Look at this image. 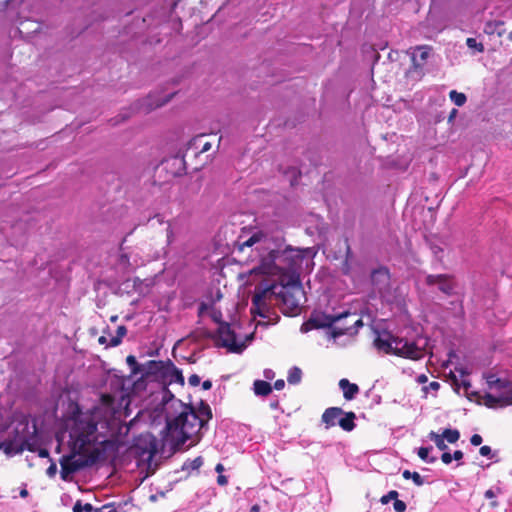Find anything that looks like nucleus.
<instances>
[{"mask_svg":"<svg viewBox=\"0 0 512 512\" xmlns=\"http://www.w3.org/2000/svg\"><path fill=\"white\" fill-rule=\"evenodd\" d=\"M74 453H97V462L114 457L120 447V421L103 407L82 411L75 405L67 420Z\"/></svg>","mask_w":512,"mask_h":512,"instance_id":"nucleus-1","label":"nucleus"},{"mask_svg":"<svg viewBox=\"0 0 512 512\" xmlns=\"http://www.w3.org/2000/svg\"><path fill=\"white\" fill-rule=\"evenodd\" d=\"M181 411L173 418H167L166 430L172 437L177 436V445H183L191 440L192 445L198 443L202 438V430L212 418L210 406L201 401L198 408L192 405L183 404L179 401Z\"/></svg>","mask_w":512,"mask_h":512,"instance_id":"nucleus-2","label":"nucleus"},{"mask_svg":"<svg viewBox=\"0 0 512 512\" xmlns=\"http://www.w3.org/2000/svg\"><path fill=\"white\" fill-rule=\"evenodd\" d=\"M279 280L277 300H280L291 314H296L303 297L300 275L292 274L288 277H279Z\"/></svg>","mask_w":512,"mask_h":512,"instance_id":"nucleus-3","label":"nucleus"},{"mask_svg":"<svg viewBox=\"0 0 512 512\" xmlns=\"http://www.w3.org/2000/svg\"><path fill=\"white\" fill-rule=\"evenodd\" d=\"M70 444L72 445L71 442ZM97 458V453H94V455H89L88 453H74L71 449V454L63 455L59 460L62 480L67 481L71 474L94 465L97 463Z\"/></svg>","mask_w":512,"mask_h":512,"instance_id":"nucleus-4","label":"nucleus"},{"mask_svg":"<svg viewBox=\"0 0 512 512\" xmlns=\"http://www.w3.org/2000/svg\"><path fill=\"white\" fill-rule=\"evenodd\" d=\"M307 249L293 248L287 245L284 249L279 248V269L280 277H288L292 274L300 275L299 269L302 266Z\"/></svg>","mask_w":512,"mask_h":512,"instance_id":"nucleus-5","label":"nucleus"},{"mask_svg":"<svg viewBox=\"0 0 512 512\" xmlns=\"http://www.w3.org/2000/svg\"><path fill=\"white\" fill-rule=\"evenodd\" d=\"M278 288L277 283L258 284L252 296L251 313L264 317V311L268 309V301L271 302L273 299H277Z\"/></svg>","mask_w":512,"mask_h":512,"instance_id":"nucleus-6","label":"nucleus"},{"mask_svg":"<svg viewBox=\"0 0 512 512\" xmlns=\"http://www.w3.org/2000/svg\"><path fill=\"white\" fill-rule=\"evenodd\" d=\"M349 316H354V313L345 311L338 315L326 314L324 312L314 311L309 319L304 322L301 326L302 332H308L313 329H321V328H334L333 325L340 321L343 318H348Z\"/></svg>","mask_w":512,"mask_h":512,"instance_id":"nucleus-7","label":"nucleus"},{"mask_svg":"<svg viewBox=\"0 0 512 512\" xmlns=\"http://www.w3.org/2000/svg\"><path fill=\"white\" fill-rule=\"evenodd\" d=\"M394 355L419 360L424 356V349L420 348L415 342L397 337L394 340Z\"/></svg>","mask_w":512,"mask_h":512,"instance_id":"nucleus-8","label":"nucleus"},{"mask_svg":"<svg viewBox=\"0 0 512 512\" xmlns=\"http://www.w3.org/2000/svg\"><path fill=\"white\" fill-rule=\"evenodd\" d=\"M279 248L271 249L266 255L262 256L260 259L259 266L253 268L251 273L257 274H269V275H279Z\"/></svg>","mask_w":512,"mask_h":512,"instance_id":"nucleus-9","label":"nucleus"},{"mask_svg":"<svg viewBox=\"0 0 512 512\" xmlns=\"http://www.w3.org/2000/svg\"><path fill=\"white\" fill-rule=\"evenodd\" d=\"M217 338L220 341V346L228 348L229 351L239 353L242 351L244 345L238 344L236 341V334L231 329L230 324L221 322L217 329Z\"/></svg>","mask_w":512,"mask_h":512,"instance_id":"nucleus-10","label":"nucleus"},{"mask_svg":"<svg viewBox=\"0 0 512 512\" xmlns=\"http://www.w3.org/2000/svg\"><path fill=\"white\" fill-rule=\"evenodd\" d=\"M425 284L429 287L437 285L445 295L451 296L456 287L455 278L451 274H429L425 278Z\"/></svg>","mask_w":512,"mask_h":512,"instance_id":"nucleus-11","label":"nucleus"},{"mask_svg":"<svg viewBox=\"0 0 512 512\" xmlns=\"http://www.w3.org/2000/svg\"><path fill=\"white\" fill-rule=\"evenodd\" d=\"M390 272L386 267H379L371 272V283L379 291L389 285Z\"/></svg>","mask_w":512,"mask_h":512,"instance_id":"nucleus-12","label":"nucleus"},{"mask_svg":"<svg viewBox=\"0 0 512 512\" xmlns=\"http://www.w3.org/2000/svg\"><path fill=\"white\" fill-rule=\"evenodd\" d=\"M395 336L391 335L390 333L386 332L383 334H379L374 339V346L376 349L380 352H383L385 354H394V340Z\"/></svg>","mask_w":512,"mask_h":512,"instance_id":"nucleus-13","label":"nucleus"},{"mask_svg":"<svg viewBox=\"0 0 512 512\" xmlns=\"http://www.w3.org/2000/svg\"><path fill=\"white\" fill-rule=\"evenodd\" d=\"M136 446L142 450L143 454H148V459H151L158 452L157 440L151 434L141 436Z\"/></svg>","mask_w":512,"mask_h":512,"instance_id":"nucleus-14","label":"nucleus"},{"mask_svg":"<svg viewBox=\"0 0 512 512\" xmlns=\"http://www.w3.org/2000/svg\"><path fill=\"white\" fill-rule=\"evenodd\" d=\"M431 50L432 47L428 45H420L414 48L412 64L415 69H421L425 65Z\"/></svg>","mask_w":512,"mask_h":512,"instance_id":"nucleus-15","label":"nucleus"},{"mask_svg":"<svg viewBox=\"0 0 512 512\" xmlns=\"http://www.w3.org/2000/svg\"><path fill=\"white\" fill-rule=\"evenodd\" d=\"M0 449H3L6 454H18L25 449L33 451L32 445L27 440H22L19 443L13 441L0 442Z\"/></svg>","mask_w":512,"mask_h":512,"instance_id":"nucleus-16","label":"nucleus"},{"mask_svg":"<svg viewBox=\"0 0 512 512\" xmlns=\"http://www.w3.org/2000/svg\"><path fill=\"white\" fill-rule=\"evenodd\" d=\"M344 414V411L340 407L327 408L322 414V422L325 424L326 429L334 427L336 420H339L340 416Z\"/></svg>","mask_w":512,"mask_h":512,"instance_id":"nucleus-17","label":"nucleus"},{"mask_svg":"<svg viewBox=\"0 0 512 512\" xmlns=\"http://www.w3.org/2000/svg\"><path fill=\"white\" fill-rule=\"evenodd\" d=\"M355 318L353 320V324L351 326H344V327H334L332 331L330 332L331 336L333 338H338L340 336H343L345 334H353L356 333L359 327L363 326V321L361 318H356V315L352 316Z\"/></svg>","mask_w":512,"mask_h":512,"instance_id":"nucleus-18","label":"nucleus"},{"mask_svg":"<svg viewBox=\"0 0 512 512\" xmlns=\"http://www.w3.org/2000/svg\"><path fill=\"white\" fill-rule=\"evenodd\" d=\"M339 387L343 391V397L348 401L353 400L360 391L357 384L349 382L346 378L339 381Z\"/></svg>","mask_w":512,"mask_h":512,"instance_id":"nucleus-19","label":"nucleus"},{"mask_svg":"<svg viewBox=\"0 0 512 512\" xmlns=\"http://www.w3.org/2000/svg\"><path fill=\"white\" fill-rule=\"evenodd\" d=\"M168 361H156L150 360L146 363V374L147 375H166L167 374Z\"/></svg>","mask_w":512,"mask_h":512,"instance_id":"nucleus-20","label":"nucleus"},{"mask_svg":"<svg viewBox=\"0 0 512 512\" xmlns=\"http://www.w3.org/2000/svg\"><path fill=\"white\" fill-rule=\"evenodd\" d=\"M169 379V383H179L184 385V377L182 371L178 369L170 360H168L167 374L164 375Z\"/></svg>","mask_w":512,"mask_h":512,"instance_id":"nucleus-21","label":"nucleus"},{"mask_svg":"<svg viewBox=\"0 0 512 512\" xmlns=\"http://www.w3.org/2000/svg\"><path fill=\"white\" fill-rule=\"evenodd\" d=\"M488 386L493 389L496 388L498 390H503L507 392L510 387H512V383L506 379H501L496 377L495 375H490L487 377Z\"/></svg>","mask_w":512,"mask_h":512,"instance_id":"nucleus-22","label":"nucleus"},{"mask_svg":"<svg viewBox=\"0 0 512 512\" xmlns=\"http://www.w3.org/2000/svg\"><path fill=\"white\" fill-rule=\"evenodd\" d=\"M343 417L339 418V426L346 432H350L355 428L356 415L354 412H344Z\"/></svg>","mask_w":512,"mask_h":512,"instance_id":"nucleus-23","label":"nucleus"},{"mask_svg":"<svg viewBox=\"0 0 512 512\" xmlns=\"http://www.w3.org/2000/svg\"><path fill=\"white\" fill-rule=\"evenodd\" d=\"M484 32L489 35L502 36L505 33L504 22L500 20L489 21L485 24Z\"/></svg>","mask_w":512,"mask_h":512,"instance_id":"nucleus-24","label":"nucleus"},{"mask_svg":"<svg viewBox=\"0 0 512 512\" xmlns=\"http://www.w3.org/2000/svg\"><path fill=\"white\" fill-rule=\"evenodd\" d=\"M205 137V135L201 134V135H198L196 137H194L190 142H189V149H199V152L200 153H204V152H207L211 149V143L210 142H204L203 143V138Z\"/></svg>","mask_w":512,"mask_h":512,"instance_id":"nucleus-25","label":"nucleus"},{"mask_svg":"<svg viewBox=\"0 0 512 512\" xmlns=\"http://www.w3.org/2000/svg\"><path fill=\"white\" fill-rule=\"evenodd\" d=\"M253 385H254V392L256 395L267 396L272 392V386L267 381L256 380Z\"/></svg>","mask_w":512,"mask_h":512,"instance_id":"nucleus-26","label":"nucleus"},{"mask_svg":"<svg viewBox=\"0 0 512 512\" xmlns=\"http://www.w3.org/2000/svg\"><path fill=\"white\" fill-rule=\"evenodd\" d=\"M266 238V235L262 232H256L251 237H249L246 241L239 244V250L243 251L246 247H252L254 244L261 242Z\"/></svg>","mask_w":512,"mask_h":512,"instance_id":"nucleus-27","label":"nucleus"},{"mask_svg":"<svg viewBox=\"0 0 512 512\" xmlns=\"http://www.w3.org/2000/svg\"><path fill=\"white\" fill-rule=\"evenodd\" d=\"M505 397H506V392H503L499 396H494L492 394L487 393L484 396V401H485L486 406H488V407H494L496 404L507 405L506 401L504 400Z\"/></svg>","mask_w":512,"mask_h":512,"instance_id":"nucleus-28","label":"nucleus"},{"mask_svg":"<svg viewBox=\"0 0 512 512\" xmlns=\"http://www.w3.org/2000/svg\"><path fill=\"white\" fill-rule=\"evenodd\" d=\"M126 334H127L126 326H124V325L118 326V328L116 330V336L111 337V339L109 340L108 346L116 347V346L120 345L123 337L126 336Z\"/></svg>","mask_w":512,"mask_h":512,"instance_id":"nucleus-29","label":"nucleus"},{"mask_svg":"<svg viewBox=\"0 0 512 512\" xmlns=\"http://www.w3.org/2000/svg\"><path fill=\"white\" fill-rule=\"evenodd\" d=\"M190 338H192L195 341H201L204 339L214 338V335L205 328H198L191 332Z\"/></svg>","mask_w":512,"mask_h":512,"instance_id":"nucleus-30","label":"nucleus"},{"mask_svg":"<svg viewBox=\"0 0 512 512\" xmlns=\"http://www.w3.org/2000/svg\"><path fill=\"white\" fill-rule=\"evenodd\" d=\"M302 378V371L298 367H292L287 376V381L289 384L295 385L300 383Z\"/></svg>","mask_w":512,"mask_h":512,"instance_id":"nucleus-31","label":"nucleus"},{"mask_svg":"<svg viewBox=\"0 0 512 512\" xmlns=\"http://www.w3.org/2000/svg\"><path fill=\"white\" fill-rule=\"evenodd\" d=\"M440 435L451 444L456 443L460 438V432L457 429L447 428Z\"/></svg>","mask_w":512,"mask_h":512,"instance_id":"nucleus-32","label":"nucleus"},{"mask_svg":"<svg viewBox=\"0 0 512 512\" xmlns=\"http://www.w3.org/2000/svg\"><path fill=\"white\" fill-rule=\"evenodd\" d=\"M428 437H429V439H430L431 441H433V442L435 443L436 447H437L439 450L444 451V450H446V449H447V445H446V443H445V440H444V438H443L440 434H438V433H436V432H434V431H431V432L428 434Z\"/></svg>","mask_w":512,"mask_h":512,"instance_id":"nucleus-33","label":"nucleus"},{"mask_svg":"<svg viewBox=\"0 0 512 512\" xmlns=\"http://www.w3.org/2000/svg\"><path fill=\"white\" fill-rule=\"evenodd\" d=\"M404 479H412L416 486H422L424 484V480L418 472H411L409 470H404L402 473Z\"/></svg>","mask_w":512,"mask_h":512,"instance_id":"nucleus-34","label":"nucleus"},{"mask_svg":"<svg viewBox=\"0 0 512 512\" xmlns=\"http://www.w3.org/2000/svg\"><path fill=\"white\" fill-rule=\"evenodd\" d=\"M449 97L453 101V103L459 107L463 106L467 101L466 95L464 93L457 92L456 90L450 91Z\"/></svg>","mask_w":512,"mask_h":512,"instance_id":"nucleus-35","label":"nucleus"},{"mask_svg":"<svg viewBox=\"0 0 512 512\" xmlns=\"http://www.w3.org/2000/svg\"><path fill=\"white\" fill-rule=\"evenodd\" d=\"M126 362L128 364V366L130 367L131 369V373L133 375H137L138 373L141 372V366L139 365V363L137 362L136 360V357L133 356V355H128L127 358H126Z\"/></svg>","mask_w":512,"mask_h":512,"instance_id":"nucleus-36","label":"nucleus"},{"mask_svg":"<svg viewBox=\"0 0 512 512\" xmlns=\"http://www.w3.org/2000/svg\"><path fill=\"white\" fill-rule=\"evenodd\" d=\"M203 465V459L201 456L188 460L184 463L183 469L198 470Z\"/></svg>","mask_w":512,"mask_h":512,"instance_id":"nucleus-37","label":"nucleus"},{"mask_svg":"<svg viewBox=\"0 0 512 512\" xmlns=\"http://www.w3.org/2000/svg\"><path fill=\"white\" fill-rule=\"evenodd\" d=\"M432 450V447H420L418 449V456L421 460L427 461L428 463H434L436 461L435 457L429 458V453Z\"/></svg>","mask_w":512,"mask_h":512,"instance_id":"nucleus-38","label":"nucleus"},{"mask_svg":"<svg viewBox=\"0 0 512 512\" xmlns=\"http://www.w3.org/2000/svg\"><path fill=\"white\" fill-rule=\"evenodd\" d=\"M93 506L92 504L90 503H85V504H82L81 501H77L75 504H74V507H73V512H82V511H85V512H92L93 511Z\"/></svg>","mask_w":512,"mask_h":512,"instance_id":"nucleus-39","label":"nucleus"},{"mask_svg":"<svg viewBox=\"0 0 512 512\" xmlns=\"http://www.w3.org/2000/svg\"><path fill=\"white\" fill-rule=\"evenodd\" d=\"M466 45L470 49H475L477 52L482 53L484 51V46L482 43L477 42L475 38H467L466 39Z\"/></svg>","mask_w":512,"mask_h":512,"instance_id":"nucleus-40","label":"nucleus"},{"mask_svg":"<svg viewBox=\"0 0 512 512\" xmlns=\"http://www.w3.org/2000/svg\"><path fill=\"white\" fill-rule=\"evenodd\" d=\"M398 492L396 490L389 491L386 495H383L380 499L382 504H388L391 500H395L398 497Z\"/></svg>","mask_w":512,"mask_h":512,"instance_id":"nucleus-41","label":"nucleus"},{"mask_svg":"<svg viewBox=\"0 0 512 512\" xmlns=\"http://www.w3.org/2000/svg\"><path fill=\"white\" fill-rule=\"evenodd\" d=\"M496 492L492 489H488L486 492H485V498L487 499H491L492 502L490 503V506L495 508L498 506V502L495 500L496 498Z\"/></svg>","mask_w":512,"mask_h":512,"instance_id":"nucleus-42","label":"nucleus"},{"mask_svg":"<svg viewBox=\"0 0 512 512\" xmlns=\"http://www.w3.org/2000/svg\"><path fill=\"white\" fill-rule=\"evenodd\" d=\"M393 507L396 512H405L407 508L406 503L399 500L398 497L394 500Z\"/></svg>","mask_w":512,"mask_h":512,"instance_id":"nucleus-43","label":"nucleus"},{"mask_svg":"<svg viewBox=\"0 0 512 512\" xmlns=\"http://www.w3.org/2000/svg\"><path fill=\"white\" fill-rule=\"evenodd\" d=\"M119 265L123 266L124 268H128L130 266V257L126 253H121L118 258Z\"/></svg>","mask_w":512,"mask_h":512,"instance_id":"nucleus-44","label":"nucleus"},{"mask_svg":"<svg viewBox=\"0 0 512 512\" xmlns=\"http://www.w3.org/2000/svg\"><path fill=\"white\" fill-rule=\"evenodd\" d=\"M439 388H440V383H439V382H437V381H432V382H430V383H429V385L424 386V387L422 388V391H423V393H424V395H425V397H426V396H427V394H428V391H429L430 389H431V390H434V391H437V390H439Z\"/></svg>","mask_w":512,"mask_h":512,"instance_id":"nucleus-45","label":"nucleus"},{"mask_svg":"<svg viewBox=\"0 0 512 512\" xmlns=\"http://www.w3.org/2000/svg\"><path fill=\"white\" fill-rule=\"evenodd\" d=\"M167 244L170 245L174 241V232L170 222H166Z\"/></svg>","mask_w":512,"mask_h":512,"instance_id":"nucleus-46","label":"nucleus"},{"mask_svg":"<svg viewBox=\"0 0 512 512\" xmlns=\"http://www.w3.org/2000/svg\"><path fill=\"white\" fill-rule=\"evenodd\" d=\"M50 462L51 463L46 470V474L48 477L53 478V477H55V475L57 473V465L52 459H50Z\"/></svg>","mask_w":512,"mask_h":512,"instance_id":"nucleus-47","label":"nucleus"},{"mask_svg":"<svg viewBox=\"0 0 512 512\" xmlns=\"http://www.w3.org/2000/svg\"><path fill=\"white\" fill-rule=\"evenodd\" d=\"M430 249L434 256L441 260L443 249L439 245L433 243L430 244Z\"/></svg>","mask_w":512,"mask_h":512,"instance_id":"nucleus-48","label":"nucleus"},{"mask_svg":"<svg viewBox=\"0 0 512 512\" xmlns=\"http://www.w3.org/2000/svg\"><path fill=\"white\" fill-rule=\"evenodd\" d=\"M189 385L196 387L200 384V377L197 374H192L188 378Z\"/></svg>","mask_w":512,"mask_h":512,"instance_id":"nucleus-49","label":"nucleus"},{"mask_svg":"<svg viewBox=\"0 0 512 512\" xmlns=\"http://www.w3.org/2000/svg\"><path fill=\"white\" fill-rule=\"evenodd\" d=\"M92 512H116V510L113 508L112 505L106 504L102 506L101 508L94 509Z\"/></svg>","mask_w":512,"mask_h":512,"instance_id":"nucleus-50","label":"nucleus"},{"mask_svg":"<svg viewBox=\"0 0 512 512\" xmlns=\"http://www.w3.org/2000/svg\"><path fill=\"white\" fill-rule=\"evenodd\" d=\"M482 436L479 434H473L470 438V442L473 446H479L482 443Z\"/></svg>","mask_w":512,"mask_h":512,"instance_id":"nucleus-51","label":"nucleus"},{"mask_svg":"<svg viewBox=\"0 0 512 512\" xmlns=\"http://www.w3.org/2000/svg\"><path fill=\"white\" fill-rule=\"evenodd\" d=\"M441 460L446 465L450 464L452 462V454H450L449 452H444L441 455Z\"/></svg>","mask_w":512,"mask_h":512,"instance_id":"nucleus-52","label":"nucleus"},{"mask_svg":"<svg viewBox=\"0 0 512 512\" xmlns=\"http://www.w3.org/2000/svg\"><path fill=\"white\" fill-rule=\"evenodd\" d=\"M38 456L41 457V458H48L49 460L52 459L50 457L49 451L46 448H40L38 450Z\"/></svg>","mask_w":512,"mask_h":512,"instance_id":"nucleus-53","label":"nucleus"},{"mask_svg":"<svg viewBox=\"0 0 512 512\" xmlns=\"http://www.w3.org/2000/svg\"><path fill=\"white\" fill-rule=\"evenodd\" d=\"M479 453L482 456H489L491 454V448L487 445L480 447Z\"/></svg>","mask_w":512,"mask_h":512,"instance_id":"nucleus-54","label":"nucleus"},{"mask_svg":"<svg viewBox=\"0 0 512 512\" xmlns=\"http://www.w3.org/2000/svg\"><path fill=\"white\" fill-rule=\"evenodd\" d=\"M507 405H512V386L506 392V397L504 398Z\"/></svg>","mask_w":512,"mask_h":512,"instance_id":"nucleus-55","label":"nucleus"},{"mask_svg":"<svg viewBox=\"0 0 512 512\" xmlns=\"http://www.w3.org/2000/svg\"><path fill=\"white\" fill-rule=\"evenodd\" d=\"M284 386H285V382H284V380H283V379H278V380H276V381L274 382V386H273V387H274L276 390H282V389L284 388Z\"/></svg>","mask_w":512,"mask_h":512,"instance_id":"nucleus-56","label":"nucleus"},{"mask_svg":"<svg viewBox=\"0 0 512 512\" xmlns=\"http://www.w3.org/2000/svg\"><path fill=\"white\" fill-rule=\"evenodd\" d=\"M217 483L218 485L220 486H225L227 483H228V479L226 476L220 474L218 477H217Z\"/></svg>","mask_w":512,"mask_h":512,"instance_id":"nucleus-57","label":"nucleus"},{"mask_svg":"<svg viewBox=\"0 0 512 512\" xmlns=\"http://www.w3.org/2000/svg\"><path fill=\"white\" fill-rule=\"evenodd\" d=\"M464 454L461 450H456L454 451V453L452 454V460H461L463 458Z\"/></svg>","mask_w":512,"mask_h":512,"instance_id":"nucleus-58","label":"nucleus"},{"mask_svg":"<svg viewBox=\"0 0 512 512\" xmlns=\"http://www.w3.org/2000/svg\"><path fill=\"white\" fill-rule=\"evenodd\" d=\"M98 343L101 345H105L106 347H109V341L108 338L105 335H102L98 338Z\"/></svg>","mask_w":512,"mask_h":512,"instance_id":"nucleus-59","label":"nucleus"},{"mask_svg":"<svg viewBox=\"0 0 512 512\" xmlns=\"http://www.w3.org/2000/svg\"><path fill=\"white\" fill-rule=\"evenodd\" d=\"M416 380L419 384H424L428 381V377L425 374H420L417 376Z\"/></svg>","mask_w":512,"mask_h":512,"instance_id":"nucleus-60","label":"nucleus"},{"mask_svg":"<svg viewBox=\"0 0 512 512\" xmlns=\"http://www.w3.org/2000/svg\"><path fill=\"white\" fill-rule=\"evenodd\" d=\"M212 387V382L210 380H205L203 383H202V388L204 390H209L211 389Z\"/></svg>","mask_w":512,"mask_h":512,"instance_id":"nucleus-61","label":"nucleus"},{"mask_svg":"<svg viewBox=\"0 0 512 512\" xmlns=\"http://www.w3.org/2000/svg\"><path fill=\"white\" fill-rule=\"evenodd\" d=\"M457 112H458V111H457V109H455V108H453V109L451 110V112H450V114H449V117H448V121H449V122H450V121H452V120L454 119V117L456 116Z\"/></svg>","mask_w":512,"mask_h":512,"instance_id":"nucleus-62","label":"nucleus"},{"mask_svg":"<svg viewBox=\"0 0 512 512\" xmlns=\"http://www.w3.org/2000/svg\"><path fill=\"white\" fill-rule=\"evenodd\" d=\"M215 471L221 474L224 471V466L221 463H218L215 467Z\"/></svg>","mask_w":512,"mask_h":512,"instance_id":"nucleus-63","label":"nucleus"},{"mask_svg":"<svg viewBox=\"0 0 512 512\" xmlns=\"http://www.w3.org/2000/svg\"><path fill=\"white\" fill-rule=\"evenodd\" d=\"M250 512H260V506L258 504L253 505Z\"/></svg>","mask_w":512,"mask_h":512,"instance_id":"nucleus-64","label":"nucleus"}]
</instances>
